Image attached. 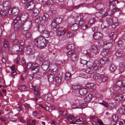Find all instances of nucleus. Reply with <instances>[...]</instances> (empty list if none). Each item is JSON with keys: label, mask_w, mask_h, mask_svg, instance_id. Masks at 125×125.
Listing matches in <instances>:
<instances>
[{"label": "nucleus", "mask_w": 125, "mask_h": 125, "mask_svg": "<svg viewBox=\"0 0 125 125\" xmlns=\"http://www.w3.org/2000/svg\"><path fill=\"white\" fill-rule=\"evenodd\" d=\"M47 42L48 41L42 35L40 36L38 38L35 39L34 40V45L37 47L41 49L44 48Z\"/></svg>", "instance_id": "f257e3e1"}, {"label": "nucleus", "mask_w": 125, "mask_h": 125, "mask_svg": "<svg viewBox=\"0 0 125 125\" xmlns=\"http://www.w3.org/2000/svg\"><path fill=\"white\" fill-rule=\"evenodd\" d=\"M8 4V5L6 6L4 8V10H1L0 11V14L1 16L3 17L7 16L8 15H10L11 13V10L9 3L8 1H6L4 5Z\"/></svg>", "instance_id": "f03ea898"}, {"label": "nucleus", "mask_w": 125, "mask_h": 125, "mask_svg": "<svg viewBox=\"0 0 125 125\" xmlns=\"http://www.w3.org/2000/svg\"><path fill=\"white\" fill-rule=\"evenodd\" d=\"M98 64L95 62H88L87 68L85 71L86 72L90 74H92L96 70L98 67Z\"/></svg>", "instance_id": "7ed1b4c3"}, {"label": "nucleus", "mask_w": 125, "mask_h": 125, "mask_svg": "<svg viewBox=\"0 0 125 125\" xmlns=\"http://www.w3.org/2000/svg\"><path fill=\"white\" fill-rule=\"evenodd\" d=\"M26 68L25 69V72H26L27 69H30L33 73H36L38 72L39 69V66L36 63L30 62L28 63L27 64Z\"/></svg>", "instance_id": "20e7f679"}, {"label": "nucleus", "mask_w": 125, "mask_h": 125, "mask_svg": "<svg viewBox=\"0 0 125 125\" xmlns=\"http://www.w3.org/2000/svg\"><path fill=\"white\" fill-rule=\"evenodd\" d=\"M22 29L24 31H28L32 25L31 21H27L24 22H22Z\"/></svg>", "instance_id": "39448f33"}, {"label": "nucleus", "mask_w": 125, "mask_h": 125, "mask_svg": "<svg viewBox=\"0 0 125 125\" xmlns=\"http://www.w3.org/2000/svg\"><path fill=\"white\" fill-rule=\"evenodd\" d=\"M16 22H13L11 24V26L14 27L15 31H18L20 30L21 27L22 28V22L21 21Z\"/></svg>", "instance_id": "423d86ee"}, {"label": "nucleus", "mask_w": 125, "mask_h": 125, "mask_svg": "<svg viewBox=\"0 0 125 125\" xmlns=\"http://www.w3.org/2000/svg\"><path fill=\"white\" fill-rule=\"evenodd\" d=\"M76 117H74L73 115H70L67 116V119L70 122V124H75L76 122H81L80 119H76Z\"/></svg>", "instance_id": "0eeeda50"}, {"label": "nucleus", "mask_w": 125, "mask_h": 125, "mask_svg": "<svg viewBox=\"0 0 125 125\" xmlns=\"http://www.w3.org/2000/svg\"><path fill=\"white\" fill-rule=\"evenodd\" d=\"M67 54L68 56L70 57L72 60L75 61L77 60V53L74 52V51L68 52H67Z\"/></svg>", "instance_id": "6e6552de"}, {"label": "nucleus", "mask_w": 125, "mask_h": 125, "mask_svg": "<svg viewBox=\"0 0 125 125\" xmlns=\"http://www.w3.org/2000/svg\"><path fill=\"white\" fill-rule=\"evenodd\" d=\"M50 61L49 60H46L44 61L42 63L41 65V67L42 69L45 71L49 67Z\"/></svg>", "instance_id": "1a4fd4ad"}, {"label": "nucleus", "mask_w": 125, "mask_h": 125, "mask_svg": "<svg viewBox=\"0 0 125 125\" xmlns=\"http://www.w3.org/2000/svg\"><path fill=\"white\" fill-rule=\"evenodd\" d=\"M35 5L32 1H29L26 5V8L28 10H31L34 8Z\"/></svg>", "instance_id": "9d476101"}, {"label": "nucleus", "mask_w": 125, "mask_h": 125, "mask_svg": "<svg viewBox=\"0 0 125 125\" xmlns=\"http://www.w3.org/2000/svg\"><path fill=\"white\" fill-rule=\"evenodd\" d=\"M113 46V44L112 43H107L104 45L103 47V49H105L109 51L112 48Z\"/></svg>", "instance_id": "9b49d317"}, {"label": "nucleus", "mask_w": 125, "mask_h": 125, "mask_svg": "<svg viewBox=\"0 0 125 125\" xmlns=\"http://www.w3.org/2000/svg\"><path fill=\"white\" fill-rule=\"evenodd\" d=\"M33 48V46L32 45H28L26 47L25 51V53L27 54L31 53Z\"/></svg>", "instance_id": "f8f14e48"}, {"label": "nucleus", "mask_w": 125, "mask_h": 125, "mask_svg": "<svg viewBox=\"0 0 125 125\" xmlns=\"http://www.w3.org/2000/svg\"><path fill=\"white\" fill-rule=\"evenodd\" d=\"M102 36V34L100 32H98L94 33L93 35V37L94 39L95 40H100L101 39Z\"/></svg>", "instance_id": "ddd939ff"}, {"label": "nucleus", "mask_w": 125, "mask_h": 125, "mask_svg": "<svg viewBox=\"0 0 125 125\" xmlns=\"http://www.w3.org/2000/svg\"><path fill=\"white\" fill-rule=\"evenodd\" d=\"M46 29V27L42 24H40L38 26V31L41 33Z\"/></svg>", "instance_id": "4468645a"}, {"label": "nucleus", "mask_w": 125, "mask_h": 125, "mask_svg": "<svg viewBox=\"0 0 125 125\" xmlns=\"http://www.w3.org/2000/svg\"><path fill=\"white\" fill-rule=\"evenodd\" d=\"M28 15L26 13H23L21 15V20L23 22L26 21L28 18Z\"/></svg>", "instance_id": "2eb2a0df"}, {"label": "nucleus", "mask_w": 125, "mask_h": 125, "mask_svg": "<svg viewBox=\"0 0 125 125\" xmlns=\"http://www.w3.org/2000/svg\"><path fill=\"white\" fill-rule=\"evenodd\" d=\"M119 70L120 72H122L125 70V63L121 62L119 65Z\"/></svg>", "instance_id": "dca6fc26"}, {"label": "nucleus", "mask_w": 125, "mask_h": 125, "mask_svg": "<svg viewBox=\"0 0 125 125\" xmlns=\"http://www.w3.org/2000/svg\"><path fill=\"white\" fill-rule=\"evenodd\" d=\"M20 45H12L11 47L12 51L15 53L18 52L20 49Z\"/></svg>", "instance_id": "f3484780"}, {"label": "nucleus", "mask_w": 125, "mask_h": 125, "mask_svg": "<svg viewBox=\"0 0 125 125\" xmlns=\"http://www.w3.org/2000/svg\"><path fill=\"white\" fill-rule=\"evenodd\" d=\"M108 61V59L106 57H103L100 60V63L102 65L104 64Z\"/></svg>", "instance_id": "a211bd4d"}, {"label": "nucleus", "mask_w": 125, "mask_h": 125, "mask_svg": "<svg viewBox=\"0 0 125 125\" xmlns=\"http://www.w3.org/2000/svg\"><path fill=\"white\" fill-rule=\"evenodd\" d=\"M104 7L103 5L101 3H97L95 6V8L99 11H102Z\"/></svg>", "instance_id": "6ab92c4d"}, {"label": "nucleus", "mask_w": 125, "mask_h": 125, "mask_svg": "<svg viewBox=\"0 0 125 125\" xmlns=\"http://www.w3.org/2000/svg\"><path fill=\"white\" fill-rule=\"evenodd\" d=\"M65 32L64 30L62 28H59L58 29L57 34L59 37H61L63 35L65 34Z\"/></svg>", "instance_id": "aec40b11"}, {"label": "nucleus", "mask_w": 125, "mask_h": 125, "mask_svg": "<svg viewBox=\"0 0 125 125\" xmlns=\"http://www.w3.org/2000/svg\"><path fill=\"white\" fill-rule=\"evenodd\" d=\"M87 92V90L85 88L80 89L79 91L80 94L82 95H84Z\"/></svg>", "instance_id": "412c9836"}, {"label": "nucleus", "mask_w": 125, "mask_h": 125, "mask_svg": "<svg viewBox=\"0 0 125 125\" xmlns=\"http://www.w3.org/2000/svg\"><path fill=\"white\" fill-rule=\"evenodd\" d=\"M91 52L92 53H95L98 50V48L96 45H93L91 47Z\"/></svg>", "instance_id": "4be33fe9"}, {"label": "nucleus", "mask_w": 125, "mask_h": 125, "mask_svg": "<svg viewBox=\"0 0 125 125\" xmlns=\"http://www.w3.org/2000/svg\"><path fill=\"white\" fill-rule=\"evenodd\" d=\"M101 76L100 74L96 73L93 75V78L94 80L97 81L101 79Z\"/></svg>", "instance_id": "5701e85b"}, {"label": "nucleus", "mask_w": 125, "mask_h": 125, "mask_svg": "<svg viewBox=\"0 0 125 125\" xmlns=\"http://www.w3.org/2000/svg\"><path fill=\"white\" fill-rule=\"evenodd\" d=\"M54 74L53 73L51 74L48 76V81L50 82H52L54 79Z\"/></svg>", "instance_id": "b1692460"}, {"label": "nucleus", "mask_w": 125, "mask_h": 125, "mask_svg": "<svg viewBox=\"0 0 125 125\" xmlns=\"http://www.w3.org/2000/svg\"><path fill=\"white\" fill-rule=\"evenodd\" d=\"M66 48L69 51H74L75 47L73 44H70L67 46Z\"/></svg>", "instance_id": "393cba45"}, {"label": "nucleus", "mask_w": 125, "mask_h": 125, "mask_svg": "<svg viewBox=\"0 0 125 125\" xmlns=\"http://www.w3.org/2000/svg\"><path fill=\"white\" fill-rule=\"evenodd\" d=\"M93 98L92 95L91 94H89L87 96L84 98V100L86 102H88L90 101Z\"/></svg>", "instance_id": "a878e982"}, {"label": "nucleus", "mask_w": 125, "mask_h": 125, "mask_svg": "<svg viewBox=\"0 0 125 125\" xmlns=\"http://www.w3.org/2000/svg\"><path fill=\"white\" fill-rule=\"evenodd\" d=\"M61 77L60 74H57L55 77V80L56 83L59 84L61 81Z\"/></svg>", "instance_id": "bb28decb"}, {"label": "nucleus", "mask_w": 125, "mask_h": 125, "mask_svg": "<svg viewBox=\"0 0 125 125\" xmlns=\"http://www.w3.org/2000/svg\"><path fill=\"white\" fill-rule=\"evenodd\" d=\"M71 78V74L69 72H66L65 76V78L66 81L70 80Z\"/></svg>", "instance_id": "cd10ccee"}, {"label": "nucleus", "mask_w": 125, "mask_h": 125, "mask_svg": "<svg viewBox=\"0 0 125 125\" xmlns=\"http://www.w3.org/2000/svg\"><path fill=\"white\" fill-rule=\"evenodd\" d=\"M56 23L55 21V20H54L52 21V22L51 23V26L52 27L56 29L55 31L57 30V29L58 27V25Z\"/></svg>", "instance_id": "c85d7f7f"}, {"label": "nucleus", "mask_w": 125, "mask_h": 125, "mask_svg": "<svg viewBox=\"0 0 125 125\" xmlns=\"http://www.w3.org/2000/svg\"><path fill=\"white\" fill-rule=\"evenodd\" d=\"M43 34V37L47 38L50 35V32L48 30L46 29L42 33Z\"/></svg>", "instance_id": "c756f323"}, {"label": "nucleus", "mask_w": 125, "mask_h": 125, "mask_svg": "<svg viewBox=\"0 0 125 125\" xmlns=\"http://www.w3.org/2000/svg\"><path fill=\"white\" fill-rule=\"evenodd\" d=\"M117 111L120 114H124L125 113V107L123 106L119 108L117 110Z\"/></svg>", "instance_id": "7c9ffc66"}, {"label": "nucleus", "mask_w": 125, "mask_h": 125, "mask_svg": "<svg viewBox=\"0 0 125 125\" xmlns=\"http://www.w3.org/2000/svg\"><path fill=\"white\" fill-rule=\"evenodd\" d=\"M51 67L52 69L49 70V71L51 72L52 71L53 72H55L57 71L58 69L57 66L55 64L52 65Z\"/></svg>", "instance_id": "2f4dec72"}, {"label": "nucleus", "mask_w": 125, "mask_h": 125, "mask_svg": "<svg viewBox=\"0 0 125 125\" xmlns=\"http://www.w3.org/2000/svg\"><path fill=\"white\" fill-rule=\"evenodd\" d=\"M36 123V121L34 120L31 121V120L29 119L27 121V125H35Z\"/></svg>", "instance_id": "473e14b6"}, {"label": "nucleus", "mask_w": 125, "mask_h": 125, "mask_svg": "<svg viewBox=\"0 0 125 125\" xmlns=\"http://www.w3.org/2000/svg\"><path fill=\"white\" fill-rule=\"evenodd\" d=\"M83 6V5L82 4H81L78 6H73L71 7L70 8V10H73L74 9L76 10L78 9L79 8L82 7Z\"/></svg>", "instance_id": "72a5a7b5"}, {"label": "nucleus", "mask_w": 125, "mask_h": 125, "mask_svg": "<svg viewBox=\"0 0 125 125\" xmlns=\"http://www.w3.org/2000/svg\"><path fill=\"white\" fill-rule=\"evenodd\" d=\"M44 98L46 100H50L52 97V95L51 94L48 93L44 95Z\"/></svg>", "instance_id": "f704fd0d"}, {"label": "nucleus", "mask_w": 125, "mask_h": 125, "mask_svg": "<svg viewBox=\"0 0 125 125\" xmlns=\"http://www.w3.org/2000/svg\"><path fill=\"white\" fill-rule=\"evenodd\" d=\"M116 36V35L114 34L113 32L110 33L109 34V37L111 39H115Z\"/></svg>", "instance_id": "c9c22d12"}, {"label": "nucleus", "mask_w": 125, "mask_h": 125, "mask_svg": "<svg viewBox=\"0 0 125 125\" xmlns=\"http://www.w3.org/2000/svg\"><path fill=\"white\" fill-rule=\"evenodd\" d=\"M44 59L45 57L44 56L42 55H39L37 57V60L39 61H42Z\"/></svg>", "instance_id": "e433bc0d"}, {"label": "nucleus", "mask_w": 125, "mask_h": 125, "mask_svg": "<svg viewBox=\"0 0 125 125\" xmlns=\"http://www.w3.org/2000/svg\"><path fill=\"white\" fill-rule=\"evenodd\" d=\"M122 53V50L121 49H119L116 52V56L118 57H121Z\"/></svg>", "instance_id": "4c0bfd02"}, {"label": "nucleus", "mask_w": 125, "mask_h": 125, "mask_svg": "<svg viewBox=\"0 0 125 125\" xmlns=\"http://www.w3.org/2000/svg\"><path fill=\"white\" fill-rule=\"evenodd\" d=\"M71 28L72 30L74 31L77 30L78 28V25L76 23L74 24L71 26Z\"/></svg>", "instance_id": "58836bf2"}, {"label": "nucleus", "mask_w": 125, "mask_h": 125, "mask_svg": "<svg viewBox=\"0 0 125 125\" xmlns=\"http://www.w3.org/2000/svg\"><path fill=\"white\" fill-rule=\"evenodd\" d=\"M112 4L113 7V11L114 12H117L119 10H120V9L118 8L115 7V4H114V3H112Z\"/></svg>", "instance_id": "ea45409f"}, {"label": "nucleus", "mask_w": 125, "mask_h": 125, "mask_svg": "<svg viewBox=\"0 0 125 125\" xmlns=\"http://www.w3.org/2000/svg\"><path fill=\"white\" fill-rule=\"evenodd\" d=\"M109 69L111 71L113 72L115 70L116 67L115 65L113 64H112L110 65Z\"/></svg>", "instance_id": "a19ab883"}, {"label": "nucleus", "mask_w": 125, "mask_h": 125, "mask_svg": "<svg viewBox=\"0 0 125 125\" xmlns=\"http://www.w3.org/2000/svg\"><path fill=\"white\" fill-rule=\"evenodd\" d=\"M34 91L35 92V94H36L35 97L37 98H39L40 97V90H34Z\"/></svg>", "instance_id": "79ce46f5"}, {"label": "nucleus", "mask_w": 125, "mask_h": 125, "mask_svg": "<svg viewBox=\"0 0 125 125\" xmlns=\"http://www.w3.org/2000/svg\"><path fill=\"white\" fill-rule=\"evenodd\" d=\"M39 13V10L36 9H34L33 11L32 15L33 16H36L38 15Z\"/></svg>", "instance_id": "37998d69"}, {"label": "nucleus", "mask_w": 125, "mask_h": 125, "mask_svg": "<svg viewBox=\"0 0 125 125\" xmlns=\"http://www.w3.org/2000/svg\"><path fill=\"white\" fill-rule=\"evenodd\" d=\"M104 70V67L102 66H100L98 67H98L96 69V71H97L98 72L101 73L103 72Z\"/></svg>", "instance_id": "c03bdc74"}, {"label": "nucleus", "mask_w": 125, "mask_h": 125, "mask_svg": "<svg viewBox=\"0 0 125 125\" xmlns=\"http://www.w3.org/2000/svg\"><path fill=\"white\" fill-rule=\"evenodd\" d=\"M117 100L118 101H120L122 100L123 98V95L121 94H119L116 96Z\"/></svg>", "instance_id": "a18cd8bd"}, {"label": "nucleus", "mask_w": 125, "mask_h": 125, "mask_svg": "<svg viewBox=\"0 0 125 125\" xmlns=\"http://www.w3.org/2000/svg\"><path fill=\"white\" fill-rule=\"evenodd\" d=\"M42 19V17L39 16L35 20V22L37 24L40 23L41 22Z\"/></svg>", "instance_id": "49530a36"}, {"label": "nucleus", "mask_w": 125, "mask_h": 125, "mask_svg": "<svg viewBox=\"0 0 125 125\" xmlns=\"http://www.w3.org/2000/svg\"><path fill=\"white\" fill-rule=\"evenodd\" d=\"M3 43V46L5 48H7L9 47V42L7 40H4Z\"/></svg>", "instance_id": "de8ad7c7"}, {"label": "nucleus", "mask_w": 125, "mask_h": 125, "mask_svg": "<svg viewBox=\"0 0 125 125\" xmlns=\"http://www.w3.org/2000/svg\"><path fill=\"white\" fill-rule=\"evenodd\" d=\"M59 113L63 116H65L66 114V111L60 109L59 111Z\"/></svg>", "instance_id": "09e8293b"}, {"label": "nucleus", "mask_w": 125, "mask_h": 125, "mask_svg": "<svg viewBox=\"0 0 125 125\" xmlns=\"http://www.w3.org/2000/svg\"><path fill=\"white\" fill-rule=\"evenodd\" d=\"M11 10V13L14 15H17L19 12V10L17 9H13Z\"/></svg>", "instance_id": "8fccbe9b"}, {"label": "nucleus", "mask_w": 125, "mask_h": 125, "mask_svg": "<svg viewBox=\"0 0 125 125\" xmlns=\"http://www.w3.org/2000/svg\"><path fill=\"white\" fill-rule=\"evenodd\" d=\"M42 18L43 20L46 21L49 18V16L47 13H45L44 14V16Z\"/></svg>", "instance_id": "3c124183"}, {"label": "nucleus", "mask_w": 125, "mask_h": 125, "mask_svg": "<svg viewBox=\"0 0 125 125\" xmlns=\"http://www.w3.org/2000/svg\"><path fill=\"white\" fill-rule=\"evenodd\" d=\"M108 51L105 50V49H104L103 51L101 52V54L103 56H105L109 52Z\"/></svg>", "instance_id": "603ef678"}, {"label": "nucleus", "mask_w": 125, "mask_h": 125, "mask_svg": "<svg viewBox=\"0 0 125 125\" xmlns=\"http://www.w3.org/2000/svg\"><path fill=\"white\" fill-rule=\"evenodd\" d=\"M20 21H21V16H20L19 15H18L16 16V18L15 19L13 22H16V21H17L16 22H18Z\"/></svg>", "instance_id": "864d4df0"}, {"label": "nucleus", "mask_w": 125, "mask_h": 125, "mask_svg": "<svg viewBox=\"0 0 125 125\" xmlns=\"http://www.w3.org/2000/svg\"><path fill=\"white\" fill-rule=\"evenodd\" d=\"M12 45H20L18 40L16 39L13 40L12 43Z\"/></svg>", "instance_id": "5fc2aeb1"}, {"label": "nucleus", "mask_w": 125, "mask_h": 125, "mask_svg": "<svg viewBox=\"0 0 125 125\" xmlns=\"http://www.w3.org/2000/svg\"><path fill=\"white\" fill-rule=\"evenodd\" d=\"M94 85V84L93 83H90L87 84L86 86L88 88L90 89L93 87Z\"/></svg>", "instance_id": "6e6d98bb"}, {"label": "nucleus", "mask_w": 125, "mask_h": 125, "mask_svg": "<svg viewBox=\"0 0 125 125\" xmlns=\"http://www.w3.org/2000/svg\"><path fill=\"white\" fill-rule=\"evenodd\" d=\"M75 17L76 21L78 22L81 20L82 16L80 15H78Z\"/></svg>", "instance_id": "4d7b16f0"}, {"label": "nucleus", "mask_w": 125, "mask_h": 125, "mask_svg": "<svg viewBox=\"0 0 125 125\" xmlns=\"http://www.w3.org/2000/svg\"><path fill=\"white\" fill-rule=\"evenodd\" d=\"M62 21V19L60 17H59L58 18H56V19L55 20V22L57 24H58L59 23H61Z\"/></svg>", "instance_id": "13d9d810"}, {"label": "nucleus", "mask_w": 125, "mask_h": 125, "mask_svg": "<svg viewBox=\"0 0 125 125\" xmlns=\"http://www.w3.org/2000/svg\"><path fill=\"white\" fill-rule=\"evenodd\" d=\"M10 39L12 40H15L16 38V35L14 33L11 34L10 37Z\"/></svg>", "instance_id": "bf43d9fd"}, {"label": "nucleus", "mask_w": 125, "mask_h": 125, "mask_svg": "<svg viewBox=\"0 0 125 125\" xmlns=\"http://www.w3.org/2000/svg\"><path fill=\"white\" fill-rule=\"evenodd\" d=\"M72 88L74 90H76L79 89L80 87V86L78 85H73L72 87Z\"/></svg>", "instance_id": "052dcab7"}, {"label": "nucleus", "mask_w": 125, "mask_h": 125, "mask_svg": "<svg viewBox=\"0 0 125 125\" xmlns=\"http://www.w3.org/2000/svg\"><path fill=\"white\" fill-rule=\"evenodd\" d=\"M114 122L116 121L118 119V115H114L112 116V118Z\"/></svg>", "instance_id": "680f3d73"}, {"label": "nucleus", "mask_w": 125, "mask_h": 125, "mask_svg": "<svg viewBox=\"0 0 125 125\" xmlns=\"http://www.w3.org/2000/svg\"><path fill=\"white\" fill-rule=\"evenodd\" d=\"M88 62H87L86 60H81L80 62L81 64L84 65H86L87 63L88 64Z\"/></svg>", "instance_id": "e2e57ef3"}, {"label": "nucleus", "mask_w": 125, "mask_h": 125, "mask_svg": "<svg viewBox=\"0 0 125 125\" xmlns=\"http://www.w3.org/2000/svg\"><path fill=\"white\" fill-rule=\"evenodd\" d=\"M123 83L121 80H120L118 81L116 83V85L121 87Z\"/></svg>", "instance_id": "0e129e2a"}, {"label": "nucleus", "mask_w": 125, "mask_h": 125, "mask_svg": "<svg viewBox=\"0 0 125 125\" xmlns=\"http://www.w3.org/2000/svg\"><path fill=\"white\" fill-rule=\"evenodd\" d=\"M73 34L72 31H69L67 33L66 36L67 37L69 38L71 37Z\"/></svg>", "instance_id": "69168bd1"}, {"label": "nucleus", "mask_w": 125, "mask_h": 125, "mask_svg": "<svg viewBox=\"0 0 125 125\" xmlns=\"http://www.w3.org/2000/svg\"><path fill=\"white\" fill-rule=\"evenodd\" d=\"M120 87L117 86L116 85L114 86L113 88L114 90L116 91H118L120 89Z\"/></svg>", "instance_id": "338daca9"}, {"label": "nucleus", "mask_w": 125, "mask_h": 125, "mask_svg": "<svg viewBox=\"0 0 125 125\" xmlns=\"http://www.w3.org/2000/svg\"><path fill=\"white\" fill-rule=\"evenodd\" d=\"M101 77V78L102 79L101 80L103 82H104L107 79V78L106 76L103 75H102Z\"/></svg>", "instance_id": "774afa93"}]
</instances>
